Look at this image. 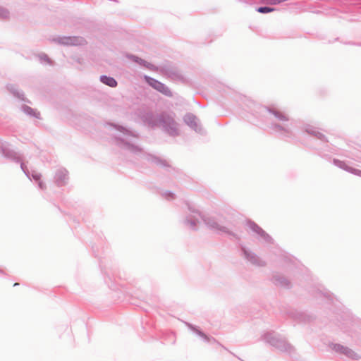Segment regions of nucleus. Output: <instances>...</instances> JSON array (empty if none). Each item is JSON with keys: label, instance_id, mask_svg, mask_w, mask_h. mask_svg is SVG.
I'll return each mask as SVG.
<instances>
[{"label": "nucleus", "instance_id": "nucleus-6", "mask_svg": "<svg viewBox=\"0 0 361 361\" xmlns=\"http://www.w3.org/2000/svg\"><path fill=\"white\" fill-rule=\"evenodd\" d=\"M274 114H275V115H276L278 118H279L280 119H281V120H287V117H286V115H284L283 114L280 113V112H278V111H277V112H275Z\"/></svg>", "mask_w": 361, "mask_h": 361}, {"label": "nucleus", "instance_id": "nucleus-5", "mask_svg": "<svg viewBox=\"0 0 361 361\" xmlns=\"http://www.w3.org/2000/svg\"><path fill=\"white\" fill-rule=\"evenodd\" d=\"M274 11V8L270 7H259L257 8V11L262 13L272 12Z\"/></svg>", "mask_w": 361, "mask_h": 361}, {"label": "nucleus", "instance_id": "nucleus-1", "mask_svg": "<svg viewBox=\"0 0 361 361\" xmlns=\"http://www.w3.org/2000/svg\"><path fill=\"white\" fill-rule=\"evenodd\" d=\"M145 80H146L147 82L150 86H152L153 88H154L155 90H158L160 92H161L164 94H166V95L171 94V92L169 90V89L166 87H165L164 85H163L160 82L156 80L154 78L147 77V76L145 77Z\"/></svg>", "mask_w": 361, "mask_h": 361}, {"label": "nucleus", "instance_id": "nucleus-2", "mask_svg": "<svg viewBox=\"0 0 361 361\" xmlns=\"http://www.w3.org/2000/svg\"><path fill=\"white\" fill-rule=\"evenodd\" d=\"M336 350L341 353H343L344 355L348 356L349 357L354 359L358 358L357 354L353 351L352 350L348 348L347 347H344L343 345H338L336 347Z\"/></svg>", "mask_w": 361, "mask_h": 361}, {"label": "nucleus", "instance_id": "nucleus-3", "mask_svg": "<svg viewBox=\"0 0 361 361\" xmlns=\"http://www.w3.org/2000/svg\"><path fill=\"white\" fill-rule=\"evenodd\" d=\"M85 43V41L82 37H73L67 39L66 44L71 45H82Z\"/></svg>", "mask_w": 361, "mask_h": 361}, {"label": "nucleus", "instance_id": "nucleus-4", "mask_svg": "<svg viewBox=\"0 0 361 361\" xmlns=\"http://www.w3.org/2000/svg\"><path fill=\"white\" fill-rule=\"evenodd\" d=\"M101 81L106 84V85H109V87H114L117 85V82L115 80L114 78L111 77H107V76H102L101 77Z\"/></svg>", "mask_w": 361, "mask_h": 361}]
</instances>
